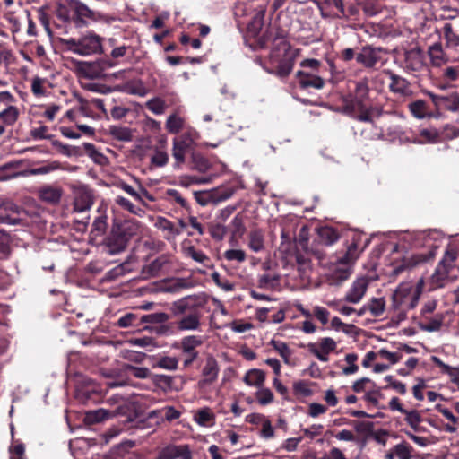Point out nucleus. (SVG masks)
Listing matches in <instances>:
<instances>
[{
    "instance_id": "0e129e2a",
    "label": "nucleus",
    "mask_w": 459,
    "mask_h": 459,
    "mask_svg": "<svg viewBox=\"0 0 459 459\" xmlns=\"http://www.w3.org/2000/svg\"><path fill=\"white\" fill-rule=\"evenodd\" d=\"M212 281L225 291H231L234 289V285L227 279H222L218 272L212 273Z\"/></svg>"
},
{
    "instance_id": "3c124183",
    "label": "nucleus",
    "mask_w": 459,
    "mask_h": 459,
    "mask_svg": "<svg viewBox=\"0 0 459 459\" xmlns=\"http://www.w3.org/2000/svg\"><path fill=\"white\" fill-rule=\"evenodd\" d=\"M168 263V260L165 256H159L154 259L150 264L147 266V272L152 276H156L159 274L160 270L164 267V265Z\"/></svg>"
},
{
    "instance_id": "7ed1b4c3",
    "label": "nucleus",
    "mask_w": 459,
    "mask_h": 459,
    "mask_svg": "<svg viewBox=\"0 0 459 459\" xmlns=\"http://www.w3.org/2000/svg\"><path fill=\"white\" fill-rule=\"evenodd\" d=\"M400 67L417 78L427 76L429 73L424 51L420 48L406 49L397 56Z\"/></svg>"
},
{
    "instance_id": "774afa93",
    "label": "nucleus",
    "mask_w": 459,
    "mask_h": 459,
    "mask_svg": "<svg viewBox=\"0 0 459 459\" xmlns=\"http://www.w3.org/2000/svg\"><path fill=\"white\" fill-rule=\"evenodd\" d=\"M359 112L360 114L358 115V119L364 122L372 121L375 117L381 115V112L377 108L363 109Z\"/></svg>"
},
{
    "instance_id": "9b49d317",
    "label": "nucleus",
    "mask_w": 459,
    "mask_h": 459,
    "mask_svg": "<svg viewBox=\"0 0 459 459\" xmlns=\"http://www.w3.org/2000/svg\"><path fill=\"white\" fill-rule=\"evenodd\" d=\"M336 346L337 343L333 339L325 337L320 339L317 343H309L307 349L320 361L327 362L329 360V353L333 351Z\"/></svg>"
},
{
    "instance_id": "1a4fd4ad",
    "label": "nucleus",
    "mask_w": 459,
    "mask_h": 459,
    "mask_svg": "<svg viewBox=\"0 0 459 459\" xmlns=\"http://www.w3.org/2000/svg\"><path fill=\"white\" fill-rule=\"evenodd\" d=\"M60 165L56 161H52L46 165L40 166L36 169H31L27 170L25 173H19L14 171L16 166L13 163L4 164L0 168V172L2 171H10L6 176H0V179H7L11 178H15L20 175H39V174H48L51 171L56 170L59 169Z\"/></svg>"
},
{
    "instance_id": "7c9ffc66",
    "label": "nucleus",
    "mask_w": 459,
    "mask_h": 459,
    "mask_svg": "<svg viewBox=\"0 0 459 459\" xmlns=\"http://www.w3.org/2000/svg\"><path fill=\"white\" fill-rule=\"evenodd\" d=\"M403 414L405 416L404 420L415 432H425L427 430L426 428L420 426L422 418L419 411L407 410Z\"/></svg>"
},
{
    "instance_id": "e2e57ef3",
    "label": "nucleus",
    "mask_w": 459,
    "mask_h": 459,
    "mask_svg": "<svg viewBox=\"0 0 459 459\" xmlns=\"http://www.w3.org/2000/svg\"><path fill=\"white\" fill-rule=\"evenodd\" d=\"M443 78L447 82L459 81V65L446 66L443 71Z\"/></svg>"
},
{
    "instance_id": "6ab92c4d",
    "label": "nucleus",
    "mask_w": 459,
    "mask_h": 459,
    "mask_svg": "<svg viewBox=\"0 0 459 459\" xmlns=\"http://www.w3.org/2000/svg\"><path fill=\"white\" fill-rule=\"evenodd\" d=\"M202 316L200 309L192 311L181 316L177 322V327L179 331H197L201 327Z\"/></svg>"
},
{
    "instance_id": "c756f323",
    "label": "nucleus",
    "mask_w": 459,
    "mask_h": 459,
    "mask_svg": "<svg viewBox=\"0 0 459 459\" xmlns=\"http://www.w3.org/2000/svg\"><path fill=\"white\" fill-rule=\"evenodd\" d=\"M70 6L74 11L78 19L83 21V19H91L95 20V13L91 10L85 4L79 0H71Z\"/></svg>"
},
{
    "instance_id": "a211bd4d",
    "label": "nucleus",
    "mask_w": 459,
    "mask_h": 459,
    "mask_svg": "<svg viewBox=\"0 0 459 459\" xmlns=\"http://www.w3.org/2000/svg\"><path fill=\"white\" fill-rule=\"evenodd\" d=\"M382 49L367 46L362 48L357 55L356 60L365 67H374L380 61V54Z\"/></svg>"
},
{
    "instance_id": "9d476101",
    "label": "nucleus",
    "mask_w": 459,
    "mask_h": 459,
    "mask_svg": "<svg viewBox=\"0 0 459 459\" xmlns=\"http://www.w3.org/2000/svg\"><path fill=\"white\" fill-rule=\"evenodd\" d=\"M281 241L277 249L278 256L284 265L293 264V257L297 252L296 244L293 242L292 237L285 230L281 231Z\"/></svg>"
},
{
    "instance_id": "338daca9",
    "label": "nucleus",
    "mask_w": 459,
    "mask_h": 459,
    "mask_svg": "<svg viewBox=\"0 0 459 459\" xmlns=\"http://www.w3.org/2000/svg\"><path fill=\"white\" fill-rule=\"evenodd\" d=\"M293 390L296 394L309 396L312 391L306 381L299 380L293 383Z\"/></svg>"
},
{
    "instance_id": "de8ad7c7",
    "label": "nucleus",
    "mask_w": 459,
    "mask_h": 459,
    "mask_svg": "<svg viewBox=\"0 0 459 459\" xmlns=\"http://www.w3.org/2000/svg\"><path fill=\"white\" fill-rule=\"evenodd\" d=\"M115 202L119 206L123 207L124 209L127 210L128 212H130L133 214L140 216L144 212L141 208L136 207L128 199H126L123 196H117L115 199Z\"/></svg>"
},
{
    "instance_id": "bb28decb",
    "label": "nucleus",
    "mask_w": 459,
    "mask_h": 459,
    "mask_svg": "<svg viewBox=\"0 0 459 459\" xmlns=\"http://www.w3.org/2000/svg\"><path fill=\"white\" fill-rule=\"evenodd\" d=\"M194 420L199 426L211 427L214 424L215 415L210 408L204 407L195 412Z\"/></svg>"
},
{
    "instance_id": "72a5a7b5",
    "label": "nucleus",
    "mask_w": 459,
    "mask_h": 459,
    "mask_svg": "<svg viewBox=\"0 0 459 459\" xmlns=\"http://www.w3.org/2000/svg\"><path fill=\"white\" fill-rule=\"evenodd\" d=\"M62 192L57 187L44 186L39 190L40 198L50 204H56L61 198Z\"/></svg>"
},
{
    "instance_id": "f257e3e1",
    "label": "nucleus",
    "mask_w": 459,
    "mask_h": 459,
    "mask_svg": "<svg viewBox=\"0 0 459 459\" xmlns=\"http://www.w3.org/2000/svg\"><path fill=\"white\" fill-rule=\"evenodd\" d=\"M360 235L354 234L352 242L347 246L346 252L336 256L332 262V267L328 273V279L332 284L339 285L348 280L352 273V266L359 256V240Z\"/></svg>"
},
{
    "instance_id": "6e6d98bb",
    "label": "nucleus",
    "mask_w": 459,
    "mask_h": 459,
    "mask_svg": "<svg viewBox=\"0 0 459 459\" xmlns=\"http://www.w3.org/2000/svg\"><path fill=\"white\" fill-rule=\"evenodd\" d=\"M169 319V316L164 312L153 313L143 316V321L151 324H162Z\"/></svg>"
},
{
    "instance_id": "f3484780",
    "label": "nucleus",
    "mask_w": 459,
    "mask_h": 459,
    "mask_svg": "<svg viewBox=\"0 0 459 459\" xmlns=\"http://www.w3.org/2000/svg\"><path fill=\"white\" fill-rule=\"evenodd\" d=\"M128 243V239L118 230H113L106 240L107 252L109 255H117L123 252Z\"/></svg>"
},
{
    "instance_id": "393cba45",
    "label": "nucleus",
    "mask_w": 459,
    "mask_h": 459,
    "mask_svg": "<svg viewBox=\"0 0 459 459\" xmlns=\"http://www.w3.org/2000/svg\"><path fill=\"white\" fill-rule=\"evenodd\" d=\"M15 102H10L7 106L3 108L0 111V120L4 126H13L19 118V109L14 105Z\"/></svg>"
},
{
    "instance_id": "39448f33",
    "label": "nucleus",
    "mask_w": 459,
    "mask_h": 459,
    "mask_svg": "<svg viewBox=\"0 0 459 459\" xmlns=\"http://www.w3.org/2000/svg\"><path fill=\"white\" fill-rule=\"evenodd\" d=\"M300 66L303 70L298 71L296 74L300 87L317 90L324 87L325 81L320 75L322 64L319 60L315 58L304 59L300 62Z\"/></svg>"
},
{
    "instance_id": "5fc2aeb1",
    "label": "nucleus",
    "mask_w": 459,
    "mask_h": 459,
    "mask_svg": "<svg viewBox=\"0 0 459 459\" xmlns=\"http://www.w3.org/2000/svg\"><path fill=\"white\" fill-rule=\"evenodd\" d=\"M375 383L368 377H362L356 380L351 388L355 393H361L368 391L370 386H373Z\"/></svg>"
},
{
    "instance_id": "473e14b6",
    "label": "nucleus",
    "mask_w": 459,
    "mask_h": 459,
    "mask_svg": "<svg viewBox=\"0 0 459 459\" xmlns=\"http://www.w3.org/2000/svg\"><path fill=\"white\" fill-rule=\"evenodd\" d=\"M116 63L109 58H100L89 66L92 70V76L100 77L104 71L116 66Z\"/></svg>"
},
{
    "instance_id": "aec40b11",
    "label": "nucleus",
    "mask_w": 459,
    "mask_h": 459,
    "mask_svg": "<svg viewBox=\"0 0 459 459\" xmlns=\"http://www.w3.org/2000/svg\"><path fill=\"white\" fill-rule=\"evenodd\" d=\"M428 55L432 66L440 67L448 61L440 43H434L428 48Z\"/></svg>"
},
{
    "instance_id": "864d4df0",
    "label": "nucleus",
    "mask_w": 459,
    "mask_h": 459,
    "mask_svg": "<svg viewBox=\"0 0 459 459\" xmlns=\"http://www.w3.org/2000/svg\"><path fill=\"white\" fill-rule=\"evenodd\" d=\"M394 447V453L398 459H411V446L408 444L402 442L397 444Z\"/></svg>"
},
{
    "instance_id": "ea45409f",
    "label": "nucleus",
    "mask_w": 459,
    "mask_h": 459,
    "mask_svg": "<svg viewBox=\"0 0 459 459\" xmlns=\"http://www.w3.org/2000/svg\"><path fill=\"white\" fill-rule=\"evenodd\" d=\"M203 374L205 377V382H213L218 377L219 374L217 362L214 359H208L204 367Z\"/></svg>"
},
{
    "instance_id": "f03ea898",
    "label": "nucleus",
    "mask_w": 459,
    "mask_h": 459,
    "mask_svg": "<svg viewBox=\"0 0 459 459\" xmlns=\"http://www.w3.org/2000/svg\"><path fill=\"white\" fill-rule=\"evenodd\" d=\"M424 281L422 279L414 284L412 281H404L398 285L392 296V306L401 313L413 309L420 298Z\"/></svg>"
},
{
    "instance_id": "ddd939ff",
    "label": "nucleus",
    "mask_w": 459,
    "mask_h": 459,
    "mask_svg": "<svg viewBox=\"0 0 459 459\" xmlns=\"http://www.w3.org/2000/svg\"><path fill=\"white\" fill-rule=\"evenodd\" d=\"M387 75L390 81L388 86L393 93L400 97H408L412 94L411 83L407 79L391 71L387 72Z\"/></svg>"
},
{
    "instance_id": "f704fd0d",
    "label": "nucleus",
    "mask_w": 459,
    "mask_h": 459,
    "mask_svg": "<svg viewBox=\"0 0 459 459\" xmlns=\"http://www.w3.org/2000/svg\"><path fill=\"white\" fill-rule=\"evenodd\" d=\"M434 363L440 368L441 371L450 377L451 381L456 385L459 389V369L445 364L440 359L433 357Z\"/></svg>"
},
{
    "instance_id": "052dcab7",
    "label": "nucleus",
    "mask_w": 459,
    "mask_h": 459,
    "mask_svg": "<svg viewBox=\"0 0 459 459\" xmlns=\"http://www.w3.org/2000/svg\"><path fill=\"white\" fill-rule=\"evenodd\" d=\"M211 236L216 240H221L225 237L226 227L220 223H212L209 227Z\"/></svg>"
},
{
    "instance_id": "c03bdc74",
    "label": "nucleus",
    "mask_w": 459,
    "mask_h": 459,
    "mask_svg": "<svg viewBox=\"0 0 459 459\" xmlns=\"http://www.w3.org/2000/svg\"><path fill=\"white\" fill-rule=\"evenodd\" d=\"M146 108L155 115H161L165 112L166 103L160 98H153L146 102Z\"/></svg>"
},
{
    "instance_id": "6e6552de",
    "label": "nucleus",
    "mask_w": 459,
    "mask_h": 459,
    "mask_svg": "<svg viewBox=\"0 0 459 459\" xmlns=\"http://www.w3.org/2000/svg\"><path fill=\"white\" fill-rule=\"evenodd\" d=\"M203 344V339L196 335H188L180 342V347L184 355L183 365L185 368L190 366L198 357L196 348Z\"/></svg>"
},
{
    "instance_id": "2f4dec72",
    "label": "nucleus",
    "mask_w": 459,
    "mask_h": 459,
    "mask_svg": "<svg viewBox=\"0 0 459 459\" xmlns=\"http://www.w3.org/2000/svg\"><path fill=\"white\" fill-rule=\"evenodd\" d=\"M269 344L273 348L275 351L282 358L285 364H290V357L292 355V351L290 349L288 344L284 342L272 339Z\"/></svg>"
},
{
    "instance_id": "4be33fe9",
    "label": "nucleus",
    "mask_w": 459,
    "mask_h": 459,
    "mask_svg": "<svg viewBox=\"0 0 459 459\" xmlns=\"http://www.w3.org/2000/svg\"><path fill=\"white\" fill-rule=\"evenodd\" d=\"M190 280L186 278H175L169 280L162 287V291L167 293H179L183 290H187L192 287Z\"/></svg>"
},
{
    "instance_id": "412c9836",
    "label": "nucleus",
    "mask_w": 459,
    "mask_h": 459,
    "mask_svg": "<svg viewBox=\"0 0 459 459\" xmlns=\"http://www.w3.org/2000/svg\"><path fill=\"white\" fill-rule=\"evenodd\" d=\"M199 134L195 130L190 129L182 134L179 137L173 139L172 143L190 152L194 149Z\"/></svg>"
},
{
    "instance_id": "f8f14e48",
    "label": "nucleus",
    "mask_w": 459,
    "mask_h": 459,
    "mask_svg": "<svg viewBox=\"0 0 459 459\" xmlns=\"http://www.w3.org/2000/svg\"><path fill=\"white\" fill-rule=\"evenodd\" d=\"M369 280L367 277L357 278L346 291L344 300L351 304H358L365 296Z\"/></svg>"
},
{
    "instance_id": "4c0bfd02",
    "label": "nucleus",
    "mask_w": 459,
    "mask_h": 459,
    "mask_svg": "<svg viewBox=\"0 0 459 459\" xmlns=\"http://www.w3.org/2000/svg\"><path fill=\"white\" fill-rule=\"evenodd\" d=\"M443 318L440 316H435L432 318L424 317V321L420 323V328L426 332L438 331L442 325Z\"/></svg>"
},
{
    "instance_id": "2eb2a0df",
    "label": "nucleus",
    "mask_w": 459,
    "mask_h": 459,
    "mask_svg": "<svg viewBox=\"0 0 459 459\" xmlns=\"http://www.w3.org/2000/svg\"><path fill=\"white\" fill-rule=\"evenodd\" d=\"M22 210L11 201H4L0 204V222L10 225L19 224L21 219L18 217Z\"/></svg>"
},
{
    "instance_id": "4468645a",
    "label": "nucleus",
    "mask_w": 459,
    "mask_h": 459,
    "mask_svg": "<svg viewBox=\"0 0 459 459\" xmlns=\"http://www.w3.org/2000/svg\"><path fill=\"white\" fill-rule=\"evenodd\" d=\"M93 193L86 186L78 187L74 191V209L83 212L91 209L93 204Z\"/></svg>"
},
{
    "instance_id": "4d7b16f0",
    "label": "nucleus",
    "mask_w": 459,
    "mask_h": 459,
    "mask_svg": "<svg viewBox=\"0 0 459 459\" xmlns=\"http://www.w3.org/2000/svg\"><path fill=\"white\" fill-rule=\"evenodd\" d=\"M126 371H129L132 375L140 379H145L150 376V370L144 367H134L131 365H125Z\"/></svg>"
},
{
    "instance_id": "5701e85b",
    "label": "nucleus",
    "mask_w": 459,
    "mask_h": 459,
    "mask_svg": "<svg viewBox=\"0 0 459 459\" xmlns=\"http://www.w3.org/2000/svg\"><path fill=\"white\" fill-rule=\"evenodd\" d=\"M243 381L249 386L260 388L264 384L265 373L258 368L249 369L246 372Z\"/></svg>"
},
{
    "instance_id": "37998d69",
    "label": "nucleus",
    "mask_w": 459,
    "mask_h": 459,
    "mask_svg": "<svg viewBox=\"0 0 459 459\" xmlns=\"http://www.w3.org/2000/svg\"><path fill=\"white\" fill-rule=\"evenodd\" d=\"M184 126V119L178 115H171L167 118L166 129L171 134H178Z\"/></svg>"
},
{
    "instance_id": "c9c22d12",
    "label": "nucleus",
    "mask_w": 459,
    "mask_h": 459,
    "mask_svg": "<svg viewBox=\"0 0 459 459\" xmlns=\"http://www.w3.org/2000/svg\"><path fill=\"white\" fill-rule=\"evenodd\" d=\"M108 132L114 139L122 142H129L133 137L131 130L126 126H111Z\"/></svg>"
},
{
    "instance_id": "e433bc0d",
    "label": "nucleus",
    "mask_w": 459,
    "mask_h": 459,
    "mask_svg": "<svg viewBox=\"0 0 459 459\" xmlns=\"http://www.w3.org/2000/svg\"><path fill=\"white\" fill-rule=\"evenodd\" d=\"M48 79L35 76L31 80V91L36 97H43L48 93Z\"/></svg>"
},
{
    "instance_id": "13d9d810",
    "label": "nucleus",
    "mask_w": 459,
    "mask_h": 459,
    "mask_svg": "<svg viewBox=\"0 0 459 459\" xmlns=\"http://www.w3.org/2000/svg\"><path fill=\"white\" fill-rule=\"evenodd\" d=\"M151 162L156 167H164L169 162V155L164 151H156L151 158Z\"/></svg>"
},
{
    "instance_id": "79ce46f5",
    "label": "nucleus",
    "mask_w": 459,
    "mask_h": 459,
    "mask_svg": "<svg viewBox=\"0 0 459 459\" xmlns=\"http://www.w3.org/2000/svg\"><path fill=\"white\" fill-rule=\"evenodd\" d=\"M411 114L417 118H424L428 116L427 104L422 100H417L409 104Z\"/></svg>"
},
{
    "instance_id": "09e8293b",
    "label": "nucleus",
    "mask_w": 459,
    "mask_h": 459,
    "mask_svg": "<svg viewBox=\"0 0 459 459\" xmlns=\"http://www.w3.org/2000/svg\"><path fill=\"white\" fill-rule=\"evenodd\" d=\"M385 306V303L383 299L375 298L368 304V310L370 311L372 316H379L384 313Z\"/></svg>"
},
{
    "instance_id": "20e7f679",
    "label": "nucleus",
    "mask_w": 459,
    "mask_h": 459,
    "mask_svg": "<svg viewBox=\"0 0 459 459\" xmlns=\"http://www.w3.org/2000/svg\"><path fill=\"white\" fill-rule=\"evenodd\" d=\"M68 51L81 56L102 53V38L93 32H87L79 39L65 40Z\"/></svg>"
},
{
    "instance_id": "8fccbe9b",
    "label": "nucleus",
    "mask_w": 459,
    "mask_h": 459,
    "mask_svg": "<svg viewBox=\"0 0 459 459\" xmlns=\"http://www.w3.org/2000/svg\"><path fill=\"white\" fill-rule=\"evenodd\" d=\"M257 389L255 397L260 404L266 405L273 401V394L269 388L264 387L263 385Z\"/></svg>"
},
{
    "instance_id": "a878e982",
    "label": "nucleus",
    "mask_w": 459,
    "mask_h": 459,
    "mask_svg": "<svg viewBox=\"0 0 459 459\" xmlns=\"http://www.w3.org/2000/svg\"><path fill=\"white\" fill-rule=\"evenodd\" d=\"M129 240L141 232V223L134 219L125 220L117 228Z\"/></svg>"
},
{
    "instance_id": "a19ab883",
    "label": "nucleus",
    "mask_w": 459,
    "mask_h": 459,
    "mask_svg": "<svg viewBox=\"0 0 459 459\" xmlns=\"http://www.w3.org/2000/svg\"><path fill=\"white\" fill-rule=\"evenodd\" d=\"M318 233L321 241L327 246L333 245L339 238L338 232L330 227L321 228Z\"/></svg>"
},
{
    "instance_id": "69168bd1",
    "label": "nucleus",
    "mask_w": 459,
    "mask_h": 459,
    "mask_svg": "<svg viewBox=\"0 0 459 459\" xmlns=\"http://www.w3.org/2000/svg\"><path fill=\"white\" fill-rule=\"evenodd\" d=\"M224 257L228 261L242 263L246 260V253L241 249H230L225 251Z\"/></svg>"
},
{
    "instance_id": "cd10ccee",
    "label": "nucleus",
    "mask_w": 459,
    "mask_h": 459,
    "mask_svg": "<svg viewBox=\"0 0 459 459\" xmlns=\"http://www.w3.org/2000/svg\"><path fill=\"white\" fill-rule=\"evenodd\" d=\"M442 31L447 48L459 46V33L455 25L446 22L444 24Z\"/></svg>"
},
{
    "instance_id": "0eeeda50",
    "label": "nucleus",
    "mask_w": 459,
    "mask_h": 459,
    "mask_svg": "<svg viewBox=\"0 0 459 459\" xmlns=\"http://www.w3.org/2000/svg\"><path fill=\"white\" fill-rule=\"evenodd\" d=\"M204 299L199 295H188L172 302L170 311L174 316H180L201 309Z\"/></svg>"
},
{
    "instance_id": "680f3d73",
    "label": "nucleus",
    "mask_w": 459,
    "mask_h": 459,
    "mask_svg": "<svg viewBox=\"0 0 459 459\" xmlns=\"http://www.w3.org/2000/svg\"><path fill=\"white\" fill-rule=\"evenodd\" d=\"M192 160L194 168L200 172H205L210 169L209 161L201 155L193 153Z\"/></svg>"
},
{
    "instance_id": "a18cd8bd",
    "label": "nucleus",
    "mask_w": 459,
    "mask_h": 459,
    "mask_svg": "<svg viewBox=\"0 0 459 459\" xmlns=\"http://www.w3.org/2000/svg\"><path fill=\"white\" fill-rule=\"evenodd\" d=\"M178 366V359L175 357H169V356H163L160 358L155 367L163 368L166 370H176Z\"/></svg>"
},
{
    "instance_id": "b1692460",
    "label": "nucleus",
    "mask_w": 459,
    "mask_h": 459,
    "mask_svg": "<svg viewBox=\"0 0 459 459\" xmlns=\"http://www.w3.org/2000/svg\"><path fill=\"white\" fill-rule=\"evenodd\" d=\"M248 247L255 253L264 250V235L261 230H253L248 234Z\"/></svg>"
},
{
    "instance_id": "c85d7f7f",
    "label": "nucleus",
    "mask_w": 459,
    "mask_h": 459,
    "mask_svg": "<svg viewBox=\"0 0 459 459\" xmlns=\"http://www.w3.org/2000/svg\"><path fill=\"white\" fill-rule=\"evenodd\" d=\"M117 415V411L100 408L95 411H91L86 413V420L90 423H97Z\"/></svg>"
},
{
    "instance_id": "58836bf2",
    "label": "nucleus",
    "mask_w": 459,
    "mask_h": 459,
    "mask_svg": "<svg viewBox=\"0 0 459 459\" xmlns=\"http://www.w3.org/2000/svg\"><path fill=\"white\" fill-rule=\"evenodd\" d=\"M188 152L179 146L172 143L171 154L174 159V169H181L183 164L186 162V156Z\"/></svg>"
},
{
    "instance_id": "49530a36",
    "label": "nucleus",
    "mask_w": 459,
    "mask_h": 459,
    "mask_svg": "<svg viewBox=\"0 0 459 459\" xmlns=\"http://www.w3.org/2000/svg\"><path fill=\"white\" fill-rule=\"evenodd\" d=\"M155 226L158 229L168 232L171 236H177L179 234V231L175 228L173 223L166 218L159 217L155 222Z\"/></svg>"
},
{
    "instance_id": "dca6fc26",
    "label": "nucleus",
    "mask_w": 459,
    "mask_h": 459,
    "mask_svg": "<svg viewBox=\"0 0 459 459\" xmlns=\"http://www.w3.org/2000/svg\"><path fill=\"white\" fill-rule=\"evenodd\" d=\"M428 94L438 110L455 111L459 109V96L457 94L437 95L431 92Z\"/></svg>"
},
{
    "instance_id": "bf43d9fd",
    "label": "nucleus",
    "mask_w": 459,
    "mask_h": 459,
    "mask_svg": "<svg viewBox=\"0 0 459 459\" xmlns=\"http://www.w3.org/2000/svg\"><path fill=\"white\" fill-rule=\"evenodd\" d=\"M293 69V59L287 58L280 62L276 74L281 77H285L290 74Z\"/></svg>"
},
{
    "instance_id": "603ef678",
    "label": "nucleus",
    "mask_w": 459,
    "mask_h": 459,
    "mask_svg": "<svg viewBox=\"0 0 459 459\" xmlns=\"http://www.w3.org/2000/svg\"><path fill=\"white\" fill-rule=\"evenodd\" d=\"M364 400L373 405H377L381 398L380 389L375 384L373 386L365 392Z\"/></svg>"
},
{
    "instance_id": "423d86ee",
    "label": "nucleus",
    "mask_w": 459,
    "mask_h": 459,
    "mask_svg": "<svg viewBox=\"0 0 459 459\" xmlns=\"http://www.w3.org/2000/svg\"><path fill=\"white\" fill-rule=\"evenodd\" d=\"M368 91L369 88L367 80L363 79L355 82L354 89L343 97L344 111L350 115H354L357 111L366 109Z\"/></svg>"
}]
</instances>
